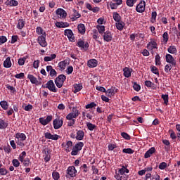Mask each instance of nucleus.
Instances as JSON below:
<instances>
[{
  "label": "nucleus",
  "instance_id": "45",
  "mask_svg": "<svg viewBox=\"0 0 180 180\" xmlns=\"http://www.w3.org/2000/svg\"><path fill=\"white\" fill-rule=\"evenodd\" d=\"M52 177H53V179H54V180H59L60 179V173H58V172H53Z\"/></svg>",
  "mask_w": 180,
  "mask_h": 180
},
{
  "label": "nucleus",
  "instance_id": "55",
  "mask_svg": "<svg viewBox=\"0 0 180 180\" xmlns=\"http://www.w3.org/2000/svg\"><path fill=\"white\" fill-rule=\"evenodd\" d=\"M22 162L25 167H29V165H30V159L27 158L24 159Z\"/></svg>",
  "mask_w": 180,
  "mask_h": 180
},
{
  "label": "nucleus",
  "instance_id": "37",
  "mask_svg": "<svg viewBox=\"0 0 180 180\" xmlns=\"http://www.w3.org/2000/svg\"><path fill=\"white\" fill-rule=\"evenodd\" d=\"M150 71L153 72V74H155V75H158V77H160V71L157 68V67L152 65L150 66Z\"/></svg>",
  "mask_w": 180,
  "mask_h": 180
},
{
  "label": "nucleus",
  "instance_id": "23",
  "mask_svg": "<svg viewBox=\"0 0 180 180\" xmlns=\"http://www.w3.org/2000/svg\"><path fill=\"white\" fill-rule=\"evenodd\" d=\"M85 136V133L82 130H78L77 131V135H76V140H84V136Z\"/></svg>",
  "mask_w": 180,
  "mask_h": 180
},
{
  "label": "nucleus",
  "instance_id": "7",
  "mask_svg": "<svg viewBox=\"0 0 180 180\" xmlns=\"http://www.w3.org/2000/svg\"><path fill=\"white\" fill-rule=\"evenodd\" d=\"M46 88L51 91V92H57L58 89L56 87V84H54V82L53 80H49L46 84Z\"/></svg>",
  "mask_w": 180,
  "mask_h": 180
},
{
  "label": "nucleus",
  "instance_id": "26",
  "mask_svg": "<svg viewBox=\"0 0 180 180\" xmlns=\"http://www.w3.org/2000/svg\"><path fill=\"white\" fill-rule=\"evenodd\" d=\"M4 67L5 68H11L12 67V62L11 61V58L8 57L4 62Z\"/></svg>",
  "mask_w": 180,
  "mask_h": 180
},
{
  "label": "nucleus",
  "instance_id": "20",
  "mask_svg": "<svg viewBox=\"0 0 180 180\" xmlns=\"http://www.w3.org/2000/svg\"><path fill=\"white\" fill-rule=\"evenodd\" d=\"M27 78L32 84H35L36 85L41 84V82H39L37 78L34 77L32 75H28Z\"/></svg>",
  "mask_w": 180,
  "mask_h": 180
},
{
  "label": "nucleus",
  "instance_id": "56",
  "mask_svg": "<svg viewBox=\"0 0 180 180\" xmlns=\"http://www.w3.org/2000/svg\"><path fill=\"white\" fill-rule=\"evenodd\" d=\"M12 164H13V167H15V168H18V167H19V165H20V162H19V160L18 159H13L12 160Z\"/></svg>",
  "mask_w": 180,
  "mask_h": 180
},
{
  "label": "nucleus",
  "instance_id": "24",
  "mask_svg": "<svg viewBox=\"0 0 180 180\" xmlns=\"http://www.w3.org/2000/svg\"><path fill=\"white\" fill-rule=\"evenodd\" d=\"M5 4L7 6H18L19 5V2L16 0H6Z\"/></svg>",
  "mask_w": 180,
  "mask_h": 180
},
{
  "label": "nucleus",
  "instance_id": "62",
  "mask_svg": "<svg viewBox=\"0 0 180 180\" xmlns=\"http://www.w3.org/2000/svg\"><path fill=\"white\" fill-rule=\"evenodd\" d=\"M23 141H21L20 139L15 140V143L17 146H19V147H23L25 146V144L23 143Z\"/></svg>",
  "mask_w": 180,
  "mask_h": 180
},
{
  "label": "nucleus",
  "instance_id": "51",
  "mask_svg": "<svg viewBox=\"0 0 180 180\" xmlns=\"http://www.w3.org/2000/svg\"><path fill=\"white\" fill-rule=\"evenodd\" d=\"M25 157H26V152L22 151L21 154L19 155V158H18L19 161H20L21 162H23V160H25Z\"/></svg>",
  "mask_w": 180,
  "mask_h": 180
},
{
  "label": "nucleus",
  "instance_id": "12",
  "mask_svg": "<svg viewBox=\"0 0 180 180\" xmlns=\"http://www.w3.org/2000/svg\"><path fill=\"white\" fill-rule=\"evenodd\" d=\"M63 119H55L53 120V129L58 130L63 126Z\"/></svg>",
  "mask_w": 180,
  "mask_h": 180
},
{
  "label": "nucleus",
  "instance_id": "46",
  "mask_svg": "<svg viewBox=\"0 0 180 180\" xmlns=\"http://www.w3.org/2000/svg\"><path fill=\"white\" fill-rule=\"evenodd\" d=\"M155 65H161V56H160V54L155 56Z\"/></svg>",
  "mask_w": 180,
  "mask_h": 180
},
{
  "label": "nucleus",
  "instance_id": "2",
  "mask_svg": "<svg viewBox=\"0 0 180 180\" xmlns=\"http://www.w3.org/2000/svg\"><path fill=\"white\" fill-rule=\"evenodd\" d=\"M77 169H75V166H70L68 167L66 170V178H75V176H77Z\"/></svg>",
  "mask_w": 180,
  "mask_h": 180
},
{
  "label": "nucleus",
  "instance_id": "47",
  "mask_svg": "<svg viewBox=\"0 0 180 180\" xmlns=\"http://www.w3.org/2000/svg\"><path fill=\"white\" fill-rule=\"evenodd\" d=\"M133 89L136 92H139L140 89H141V86H140V84H137V82H134Z\"/></svg>",
  "mask_w": 180,
  "mask_h": 180
},
{
  "label": "nucleus",
  "instance_id": "16",
  "mask_svg": "<svg viewBox=\"0 0 180 180\" xmlns=\"http://www.w3.org/2000/svg\"><path fill=\"white\" fill-rule=\"evenodd\" d=\"M25 25H26V21L21 18L18 19L16 27L17 29H19V30H22V29L25 27Z\"/></svg>",
  "mask_w": 180,
  "mask_h": 180
},
{
  "label": "nucleus",
  "instance_id": "31",
  "mask_svg": "<svg viewBox=\"0 0 180 180\" xmlns=\"http://www.w3.org/2000/svg\"><path fill=\"white\" fill-rule=\"evenodd\" d=\"M57 57V55L55 53L51 54V56H45L44 58V60L47 63L49 61H53V60H55V58Z\"/></svg>",
  "mask_w": 180,
  "mask_h": 180
},
{
  "label": "nucleus",
  "instance_id": "3",
  "mask_svg": "<svg viewBox=\"0 0 180 180\" xmlns=\"http://www.w3.org/2000/svg\"><path fill=\"white\" fill-rule=\"evenodd\" d=\"M67 79V76L65 75H58L55 79V84L58 88H63V85H64V82Z\"/></svg>",
  "mask_w": 180,
  "mask_h": 180
},
{
  "label": "nucleus",
  "instance_id": "30",
  "mask_svg": "<svg viewBox=\"0 0 180 180\" xmlns=\"http://www.w3.org/2000/svg\"><path fill=\"white\" fill-rule=\"evenodd\" d=\"M77 29L80 34H85V25L84 24H79L77 26Z\"/></svg>",
  "mask_w": 180,
  "mask_h": 180
},
{
  "label": "nucleus",
  "instance_id": "42",
  "mask_svg": "<svg viewBox=\"0 0 180 180\" xmlns=\"http://www.w3.org/2000/svg\"><path fill=\"white\" fill-rule=\"evenodd\" d=\"M155 20H157V11H153L151 13V23H155Z\"/></svg>",
  "mask_w": 180,
  "mask_h": 180
},
{
  "label": "nucleus",
  "instance_id": "48",
  "mask_svg": "<svg viewBox=\"0 0 180 180\" xmlns=\"http://www.w3.org/2000/svg\"><path fill=\"white\" fill-rule=\"evenodd\" d=\"M145 86H147V88H153L154 87V83H153L150 80L145 81Z\"/></svg>",
  "mask_w": 180,
  "mask_h": 180
},
{
  "label": "nucleus",
  "instance_id": "4",
  "mask_svg": "<svg viewBox=\"0 0 180 180\" xmlns=\"http://www.w3.org/2000/svg\"><path fill=\"white\" fill-rule=\"evenodd\" d=\"M103 37V41L109 43L113 40V33L112 32L107 30L101 35Z\"/></svg>",
  "mask_w": 180,
  "mask_h": 180
},
{
  "label": "nucleus",
  "instance_id": "32",
  "mask_svg": "<svg viewBox=\"0 0 180 180\" xmlns=\"http://www.w3.org/2000/svg\"><path fill=\"white\" fill-rule=\"evenodd\" d=\"M112 18L115 22H120V20H122V17L120 16V14H119L117 12L113 13Z\"/></svg>",
  "mask_w": 180,
  "mask_h": 180
},
{
  "label": "nucleus",
  "instance_id": "54",
  "mask_svg": "<svg viewBox=\"0 0 180 180\" xmlns=\"http://www.w3.org/2000/svg\"><path fill=\"white\" fill-rule=\"evenodd\" d=\"M8 41V38L5 36H1L0 37V46H2L4 43H6Z\"/></svg>",
  "mask_w": 180,
  "mask_h": 180
},
{
  "label": "nucleus",
  "instance_id": "6",
  "mask_svg": "<svg viewBox=\"0 0 180 180\" xmlns=\"http://www.w3.org/2000/svg\"><path fill=\"white\" fill-rule=\"evenodd\" d=\"M136 11L139 13H143L146 12V1L144 0H141L140 3L136 6Z\"/></svg>",
  "mask_w": 180,
  "mask_h": 180
},
{
  "label": "nucleus",
  "instance_id": "9",
  "mask_svg": "<svg viewBox=\"0 0 180 180\" xmlns=\"http://www.w3.org/2000/svg\"><path fill=\"white\" fill-rule=\"evenodd\" d=\"M166 62L171 64L172 67H176V60H175V58L169 53L166 54Z\"/></svg>",
  "mask_w": 180,
  "mask_h": 180
},
{
  "label": "nucleus",
  "instance_id": "63",
  "mask_svg": "<svg viewBox=\"0 0 180 180\" xmlns=\"http://www.w3.org/2000/svg\"><path fill=\"white\" fill-rule=\"evenodd\" d=\"M110 8L113 10V9H117V6H119V5L117 4L116 3L110 2Z\"/></svg>",
  "mask_w": 180,
  "mask_h": 180
},
{
  "label": "nucleus",
  "instance_id": "60",
  "mask_svg": "<svg viewBox=\"0 0 180 180\" xmlns=\"http://www.w3.org/2000/svg\"><path fill=\"white\" fill-rule=\"evenodd\" d=\"M167 168V162H162L159 165V169H165Z\"/></svg>",
  "mask_w": 180,
  "mask_h": 180
},
{
  "label": "nucleus",
  "instance_id": "33",
  "mask_svg": "<svg viewBox=\"0 0 180 180\" xmlns=\"http://www.w3.org/2000/svg\"><path fill=\"white\" fill-rule=\"evenodd\" d=\"M8 123L6 122L5 120L1 119L0 120V129L1 130H4L5 129H6V127H8Z\"/></svg>",
  "mask_w": 180,
  "mask_h": 180
},
{
  "label": "nucleus",
  "instance_id": "43",
  "mask_svg": "<svg viewBox=\"0 0 180 180\" xmlns=\"http://www.w3.org/2000/svg\"><path fill=\"white\" fill-rule=\"evenodd\" d=\"M136 2H137V0H127L126 4L127 5V6H129V8H133Z\"/></svg>",
  "mask_w": 180,
  "mask_h": 180
},
{
  "label": "nucleus",
  "instance_id": "59",
  "mask_svg": "<svg viewBox=\"0 0 180 180\" xmlns=\"http://www.w3.org/2000/svg\"><path fill=\"white\" fill-rule=\"evenodd\" d=\"M162 37H163V41H165V43H167L168 41V32H165L163 33L162 34Z\"/></svg>",
  "mask_w": 180,
  "mask_h": 180
},
{
  "label": "nucleus",
  "instance_id": "39",
  "mask_svg": "<svg viewBox=\"0 0 180 180\" xmlns=\"http://www.w3.org/2000/svg\"><path fill=\"white\" fill-rule=\"evenodd\" d=\"M167 51H168V53H169L170 54H176V53L177 52V51H176V47H175V46H170L167 49Z\"/></svg>",
  "mask_w": 180,
  "mask_h": 180
},
{
  "label": "nucleus",
  "instance_id": "34",
  "mask_svg": "<svg viewBox=\"0 0 180 180\" xmlns=\"http://www.w3.org/2000/svg\"><path fill=\"white\" fill-rule=\"evenodd\" d=\"M0 106L4 109V110H8V108H9V104L6 101H1L0 102Z\"/></svg>",
  "mask_w": 180,
  "mask_h": 180
},
{
  "label": "nucleus",
  "instance_id": "11",
  "mask_svg": "<svg viewBox=\"0 0 180 180\" xmlns=\"http://www.w3.org/2000/svg\"><path fill=\"white\" fill-rule=\"evenodd\" d=\"M157 46V41L155 39H150V41H149L146 46V49H148V50H154V49H158Z\"/></svg>",
  "mask_w": 180,
  "mask_h": 180
},
{
  "label": "nucleus",
  "instance_id": "64",
  "mask_svg": "<svg viewBox=\"0 0 180 180\" xmlns=\"http://www.w3.org/2000/svg\"><path fill=\"white\" fill-rule=\"evenodd\" d=\"M70 147H72V141H68L66 143V151H70L69 148Z\"/></svg>",
  "mask_w": 180,
  "mask_h": 180
},
{
  "label": "nucleus",
  "instance_id": "49",
  "mask_svg": "<svg viewBox=\"0 0 180 180\" xmlns=\"http://www.w3.org/2000/svg\"><path fill=\"white\" fill-rule=\"evenodd\" d=\"M162 99L164 101L165 105H168L169 97L168 94H162Z\"/></svg>",
  "mask_w": 180,
  "mask_h": 180
},
{
  "label": "nucleus",
  "instance_id": "38",
  "mask_svg": "<svg viewBox=\"0 0 180 180\" xmlns=\"http://www.w3.org/2000/svg\"><path fill=\"white\" fill-rule=\"evenodd\" d=\"M96 29L101 36H102V34H103L105 32V25H97Z\"/></svg>",
  "mask_w": 180,
  "mask_h": 180
},
{
  "label": "nucleus",
  "instance_id": "21",
  "mask_svg": "<svg viewBox=\"0 0 180 180\" xmlns=\"http://www.w3.org/2000/svg\"><path fill=\"white\" fill-rule=\"evenodd\" d=\"M72 11H73V14H72V17L71 18V20L72 22H75L77 19H79V18H81V14H79V13H78L75 9H73Z\"/></svg>",
  "mask_w": 180,
  "mask_h": 180
},
{
  "label": "nucleus",
  "instance_id": "10",
  "mask_svg": "<svg viewBox=\"0 0 180 180\" xmlns=\"http://www.w3.org/2000/svg\"><path fill=\"white\" fill-rule=\"evenodd\" d=\"M38 43L41 47H47V41H46L45 34L38 37Z\"/></svg>",
  "mask_w": 180,
  "mask_h": 180
},
{
  "label": "nucleus",
  "instance_id": "58",
  "mask_svg": "<svg viewBox=\"0 0 180 180\" xmlns=\"http://www.w3.org/2000/svg\"><path fill=\"white\" fill-rule=\"evenodd\" d=\"M4 150L5 151V153H7V154H9V153H11L12 148H11V146L7 145L6 146H4Z\"/></svg>",
  "mask_w": 180,
  "mask_h": 180
},
{
  "label": "nucleus",
  "instance_id": "17",
  "mask_svg": "<svg viewBox=\"0 0 180 180\" xmlns=\"http://www.w3.org/2000/svg\"><path fill=\"white\" fill-rule=\"evenodd\" d=\"M87 65L89 68H95V67H98V60L96 59H90L87 62Z\"/></svg>",
  "mask_w": 180,
  "mask_h": 180
},
{
  "label": "nucleus",
  "instance_id": "36",
  "mask_svg": "<svg viewBox=\"0 0 180 180\" xmlns=\"http://www.w3.org/2000/svg\"><path fill=\"white\" fill-rule=\"evenodd\" d=\"M68 65V62L67 60H63L61 62H59L58 67L60 68V70H65V67Z\"/></svg>",
  "mask_w": 180,
  "mask_h": 180
},
{
  "label": "nucleus",
  "instance_id": "14",
  "mask_svg": "<svg viewBox=\"0 0 180 180\" xmlns=\"http://www.w3.org/2000/svg\"><path fill=\"white\" fill-rule=\"evenodd\" d=\"M132 71H133V69H130L128 67L124 68H123L124 77H125V78H130V77H131Z\"/></svg>",
  "mask_w": 180,
  "mask_h": 180
},
{
  "label": "nucleus",
  "instance_id": "25",
  "mask_svg": "<svg viewBox=\"0 0 180 180\" xmlns=\"http://www.w3.org/2000/svg\"><path fill=\"white\" fill-rule=\"evenodd\" d=\"M56 27L61 29V28H64V27H68V26H70V24L68 22H57L56 23Z\"/></svg>",
  "mask_w": 180,
  "mask_h": 180
},
{
  "label": "nucleus",
  "instance_id": "29",
  "mask_svg": "<svg viewBox=\"0 0 180 180\" xmlns=\"http://www.w3.org/2000/svg\"><path fill=\"white\" fill-rule=\"evenodd\" d=\"M124 22L123 21H120V22H117L115 23V26L116 28L120 30V32H122V30H123L124 27Z\"/></svg>",
  "mask_w": 180,
  "mask_h": 180
},
{
  "label": "nucleus",
  "instance_id": "22",
  "mask_svg": "<svg viewBox=\"0 0 180 180\" xmlns=\"http://www.w3.org/2000/svg\"><path fill=\"white\" fill-rule=\"evenodd\" d=\"M15 139L17 140H21L22 141H25L27 139L26 134L20 132H18L15 134Z\"/></svg>",
  "mask_w": 180,
  "mask_h": 180
},
{
  "label": "nucleus",
  "instance_id": "1",
  "mask_svg": "<svg viewBox=\"0 0 180 180\" xmlns=\"http://www.w3.org/2000/svg\"><path fill=\"white\" fill-rule=\"evenodd\" d=\"M77 116H79V110H78L77 108L73 107L72 112L68 114L66 116L67 120H70L68 122V126H69V127H71L75 124V119H77Z\"/></svg>",
  "mask_w": 180,
  "mask_h": 180
},
{
  "label": "nucleus",
  "instance_id": "5",
  "mask_svg": "<svg viewBox=\"0 0 180 180\" xmlns=\"http://www.w3.org/2000/svg\"><path fill=\"white\" fill-rule=\"evenodd\" d=\"M77 46L81 49V50H84V51H86L88 49H89V44L88 42H85L84 40L79 39L77 41Z\"/></svg>",
  "mask_w": 180,
  "mask_h": 180
},
{
  "label": "nucleus",
  "instance_id": "50",
  "mask_svg": "<svg viewBox=\"0 0 180 180\" xmlns=\"http://www.w3.org/2000/svg\"><path fill=\"white\" fill-rule=\"evenodd\" d=\"M121 136L123 139H124V140H130V139H131L130 135L126 132H122Z\"/></svg>",
  "mask_w": 180,
  "mask_h": 180
},
{
  "label": "nucleus",
  "instance_id": "53",
  "mask_svg": "<svg viewBox=\"0 0 180 180\" xmlns=\"http://www.w3.org/2000/svg\"><path fill=\"white\" fill-rule=\"evenodd\" d=\"M122 153H124L125 154H133L134 150H133L131 148H124L122 150Z\"/></svg>",
  "mask_w": 180,
  "mask_h": 180
},
{
  "label": "nucleus",
  "instance_id": "52",
  "mask_svg": "<svg viewBox=\"0 0 180 180\" xmlns=\"http://www.w3.org/2000/svg\"><path fill=\"white\" fill-rule=\"evenodd\" d=\"M97 106L96 103L95 102H91L89 104H87L85 108L86 109H92L93 108H96Z\"/></svg>",
  "mask_w": 180,
  "mask_h": 180
},
{
  "label": "nucleus",
  "instance_id": "13",
  "mask_svg": "<svg viewBox=\"0 0 180 180\" xmlns=\"http://www.w3.org/2000/svg\"><path fill=\"white\" fill-rule=\"evenodd\" d=\"M46 71L47 72H49L50 77H57V71H56V70L53 68V66H46Z\"/></svg>",
  "mask_w": 180,
  "mask_h": 180
},
{
  "label": "nucleus",
  "instance_id": "28",
  "mask_svg": "<svg viewBox=\"0 0 180 180\" xmlns=\"http://www.w3.org/2000/svg\"><path fill=\"white\" fill-rule=\"evenodd\" d=\"M64 34L65 36H67V37H68L69 40H71V39H72V36H74L72 30L68 29L65 30Z\"/></svg>",
  "mask_w": 180,
  "mask_h": 180
},
{
  "label": "nucleus",
  "instance_id": "18",
  "mask_svg": "<svg viewBox=\"0 0 180 180\" xmlns=\"http://www.w3.org/2000/svg\"><path fill=\"white\" fill-rule=\"evenodd\" d=\"M56 15L60 16V18H63V19L67 18V12H65L63 8H58L56 10Z\"/></svg>",
  "mask_w": 180,
  "mask_h": 180
},
{
  "label": "nucleus",
  "instance_id": "41",
  "mask_svg": "<svg viewBox=\"0 0 180 180\" xmlns=\"http://www.w3.org/2000/svg\"><path fill=\"white\" fill-rule=\"evenodd\" d=\"M82 147H84V143L78 142L77 143L75 144V146L73 148L79 151H81V150H82Z\"/></svg>",
  "mask_w": 180,
  "mask_h": 180
},
{
  "label": "nucleus",
  "instance_id": "40",
  "mask_svg": "<svg viewBox=\"0 0 180 180\" xmlns=\"http://www.w3.org/2000/svg\"><path fill=\"white\" fill-rule=\"evenodd\" d=\"M86 127L88 130H89L90 131H93V130H95V129H96V125L91 123V122H86Z\"/></svg>",
  "mask_w": 180,
  "mask_h": 180
},
{
  "label": "nucleus",
  "instance_id": "8",
  "mask_svg": "<svg viewBox=\"0 0 180 180\" xmlns=\"http://www.w3.org/2000/svg\"><path fill=\"white\" fill-rule=\"evenodd\" d=\"M51 120H53V115H48L46 119L44 117H40L39 119V122L42 126H47Z\"/></svg>",
  "mask_w": 180,
  "mask_h": 180
},
{
  "label": "nucleus",
  "instance_id": "44",
  "mask_svg": "<svg viewBox=\"0 0 180 180\" xmlns=\"http://www.w3.org/2000/svg\"><path fill=\"white\" fill-rule=\"evenodd\" d=\"M36 33L37 34H41V36H43L44 34H46V32H44L41 27H37L36 28Z\"/></svg>",
  "mask_w": 180,
  "mask_h": 180
},
{
  "label": "nucleus",
  "instance_id": "19",
  "mask_svg": "<svg viewBox=\"0 0 180 180\" xmlns=\"http://www.w3.org/2000/svg\"><path fill=\"white\" fill-rule=\"evenodd\" d=\"M155 148L152 147L148 150H147L144 155V158H150L155 153Z\"/></svg>",
  "mask_w": 180,
  "mask_h": 180
},
{
  "label": "nucleus",
  "instance_id": "35",
  "mask_svg": "<svg viewBox=\"0 0 180 180\" xmlns=\"http://www.w3.org/2000/svg\"><path fill=\"white\" fill-rule=\"evenodd\" d=\"M82 89V84H76L74 85V94H77Z\"/></svg>",
  "mask_w": 180,
  "mask_h": 180
},
{
  "label": "nucleus",
  "instance_id": "61",
  "mask_svg": "<svg viewBox=\"0 0 180 180\" xmlns=\"http://www.w3.org/2000/svg\"><path fill=\"white\" fill-rule=\"evenodd\" d=\"M26 61V58H20L18 60V65H25V62Z\"/></svg>",
  "mask_w": 180,
  "mask_h": 180
},
{
  "label": "nucleus",
  "instance_id": "15",
  "mask_svg": "<svg viewBox=\"0 0 180 180\" xmlns=\"http://www.w3.org/2000/svg\"><path fill=\"white\" fill-rule=\"evenodd\" d=\"M118 91H119V89H117L116 87L111 86L110 89H108L107 90V94H108V96H115V95H116V94H117Z\"/></svg>",
  "mask_w": 180,
  "mask_h": 180
},
{
  "label": "nucleus",
  "instance_id": "57",
  "mask_svg": "<svg viewBox=\"0 0 180 180\" xmlns=\"http://www.w3.org/2000/svg\"><path fill=\"white\" fill-rule=\"evenodd\" d=\"M171 70H172V65H166L165 66V72H171Z\"/></svg>",
  "mask_w": 180,
  "mask_h": 180
},
{
  "label": "nucleus",
  "instance_id": "27",
  "mask_svg": "<svg viewBox=\"0 0 180 180\" xmlns=\"http://www.w3.org/2000/svg\"><path fill=\"white\" fill-rule=\"evenodd\" d=\"M118 172L121 175H124V174H129L130 172V171L129 170V169H127V167L122 166V168L118 169Z\"/></svg>",
  "mask_w": 180,
  "mask_h": 180
}]
</instances>
